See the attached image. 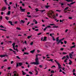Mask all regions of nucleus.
Segmentation results:
<instances>
[{
  "label": "nucleus",
  "instance_id": "nucleus-1",
  "mask_svg": "<svg viewBox=\"0 0 76 76\" xmlns=\"http://www.w3.org/2000/svg\"><path fill=\"white\" fill-rule=\"evenodd\" d=\"M38 56L37 54L36 56V58L35 59V62H31V64H37V65H38V64H39V60L38 58Z\"/></svg>",
  "mask_w": 76,
  "mask_h": 76
},
{
  "label": "nucleus",
  "instance_id": "nucleus-2",
  "mask_svg": "<svg viewBox=\"0 0 76 76\" xmlns=\"http://www.w3.org/2000/svg\"><path fill=\"white\" fill-rule=\"evenodd\" d=\"M53 13H54V12L52 10H50L48 13V15L49 18H51V16L53 17V19H56V16L54 15H53Z\"/></svg>",
  "mask_w": 76,
  "mask_h": 76
},
{
  "label": "nucleus",
  "instance_id": "nucleus-3",
  "mask_svg": "<svg viewBox=\"0 0 76 76\" xmlns=\"http://www.w3.org/2000/svg\"><path fill=\"white\" fill-rule=\"evenodd\" d=\"M16 64V67H18L19 66H19H22V65H23V64H22V63H17Z\"/></svg>",
  "mask_w": 76,
  "mask_h": 76
},
{
  "label": "nucleus",
  "instance_id": "nucleus-4",
  "mask_svg": "<svg viewBox=\"0 0 76 76\" xmlns=\"http://www.w3.org/2000/svg\"><path fill=\"white\" fill-rule=\"evenodd\" d=\"M20 10H21V12H25V10H26L25 9H22V7H20Z\"/></svg>",
  "mask_w": 76,
  "mask_h": 76
},
{
  "label": "nucleus",
  "instance_id": "nucleus-5",
  "mask_svg": "<svg viewBox=\"0 0 76 76\" xmlns=\"http://www.w3.org/2000/svg\"><path fill=\"white\" fill-rule=\"evenodd\" d=\"M6 9V7H4L2 8L0 10L1 12H3Z\"/></svg>",
  "mask_w": 76,
  "mask_h": 76
},
{
  "label": "nucleus",
  "instance_id": "nucleus-6",
  "mask_svg": "<svg viewBox=\"0 0 76 76\" xmlns=\"http://www.w3.org/2000/svg\"><path fill=\"white\" fill-rule=\"evenodd\" d=\"M7 56V55L6 54L5 55H0V57H1V58H3V57H5Z\"/></svg>",
  "mask_w": 76,
  "mask_h": 76
},
{
  "label": "nucleus",
  "instance_id": "nucleus-7",
  "mask_svg": "<svg viewBox=\"0 0 76 76\" xmlns=\"http://www.w3.org/2000/svg\"><path fill=\"white\" fill-rule=\"evenodd\" d=\"M54 61H55L56 63V64H58V67H61V65H60V64H59L58 63V62H57V61H56V60H54Z\"/></svg>",
  "mask_w": 76,
  "mask_h": 76
},
{
  "label": "nucleus",
  "instance_id": "nucleus-8",
  "mask_svg": "<svg viewBox=\"0 0 76 76\" xmlns=\"http://www.w3.org/2000/svg\"><path fill=\"white\" fill-rule=\"evenodd\" d=\"M12 45L13 50H15V43H13V44H12Z\"/></svg>",
  "mask_w": 76,
  "mask_h": 76
},
{
  "label": "nucleus",
  "instance_id": "nucleus-9",
  "mask_svg": "<svg viewBox=\"0 0 76 76\" xmlns=\"http://www.w3.org/2000/svg\"><path fill=\"white\" fill-rule=\"evenodd\" d=\"M25 22V21L23 20H21V21H20V24L22 23H24Z\"/></svg>",
  "mask_w": 76,
  "mask_h": 76
},
{
  "label": "nucleus",
  "instance_id": "nucleus-10",
  "mask_svg": "<svg viewBox=\"0 0 76 76\" xmlns=\"http://www.w3.org/2000/svg\"><path fill=\"white\" fill-rule=\"evenodd\" d=\"M69 56L70 58H72V57H73V54H72V53H69Z\"/></svg>",
  "mask_w": 76,
  "mask_h": 76
},
{
  "label": "nucleus",
  "instance_id": "nucleus-11",
  "mask_svg": "<svg viewBox=\"0 0 76 76\" xmlns=\"http://www.w3.org/2000/svg\"><path fill=\"white\" fill-rule=\"evenodd\" d=\"M9 23H10V24L11 25H12L13 26H14V24H12V22L11 21H8Z\"/></svg>",
  "mask_w": 76,
  "mask_h": 76
},
{
  "label": "nucleus",
  "instance_id": "nucleus-12",
  "mask_svg": "<svg viewBox=\"0 0 76 76\" xmlns=\"http://www.w3.org/2000/svg\"><path fill=\"white\" fill-rule=\"evenodd\" d=\"M35 50H32L31 51H30V53H32V54H33L34 52H35Z\"/></svg>",
  "mask_w": 76,
  "mask_h": 76
},
{
  "label": "nucleus",
  "instance_id": "nucleus-13",
  "mask_svg": "<svg viewBox=\"0 0 76 76\" xmlns=\"http://www.w3.org/2000/svg\"><path fill=\"white\" fill-rule=\"evenodd\" d=\"M14 76H19V75L18 74V73L16 72V73L14 74Z\"/></svg>",
  "mask_w": 76,
  "mask_h": 76
},
{
  "label": "nucleus",
  "instance_id": "nucleus-14",
  "mask_svg": "<svg viewBox=\"0 0 76 76\" xmlns=\"http://www.w3.org/2000/svg\"><path fill=\"white\" fill-rule=\"evenodd\" d=\"M69 60L70 62L69 63V64L70 65H71V64H72V61H71V60Z\"/></svg>",
  "mask_w": 76,
  "mask_h": 76
},
{
  "label": "nucleus",
  "instance_id": "nucleus-15",
  "mask_svg": "<svg viewBox=\"0 0 76 76\" xmlns=\"http://www.w3.org/2000/svg\"><path fill=\"white\" fill-rule=\"evenodd\" d=\"M32 16L33 18H37V17H38L39 15H32Z\"/></svg>",
  "mask_w": 76,
  "mask_h": 76
},
{
  "label": "nucleus",
  "instance_id": "nucleus-16",
  "mask_svg": "<svg viewBox=\"0 0 76 76\" xmlns=\"http://www.w3.org/2000/svg\"><path fill=\"white\" fill-rule=\"evenodd\" d=\"M66 1H68V2H70V1H71V2H73V0H65Z\"/></svg>",
  "mask_w": 76,
  "mask_h": 76
},
{
  "label": "nucleus",
  "instance_id": "nucleus-17",
  "mask_svg": "<svg viewBox=\"0 0 76 76\" xmlns=\"http://www.w3.org/2000/svg\"><path fill=\"white\" fill-rule=\"evenodd\" d=\"M22 72L23 75H26V73L25 72H24L23 71H22Z\"/></svg>",
  "mask_w": 76,
  "mask_h": 76
},
{
  "label": "nucleus",
  "instance_id": "nucleus-18",
  "mask_svg": "<svg viewBox=\"0 0 76 76\" xmlns=\"http://www.w3.org/2000/svg\"><path fill=\"white\" fill-rule=\"evenodd\" d=\"M47 40V37H44V39L42 40L43 41H46Z\"/></svg>",
  "mask_w": 76,
  "mask_h": 76
},
{
  "label": "nucleus",
  "instance_id": "nucleus-19",
  "mask_svg": "<svg viewBox=\"0 0 76 76\" xmlns=\"http://www.w3.org/2000/svg\"><path fill=\"white\" fill-rule=\"evenodd\" d=\"M10 11H8V12L7 13V15H10Z\"/></svg>",
  "mask_w": 76,
  "mask_h": 76
},
{
  "label": "nucleus",
  "instance_id": "nucleus-20",
  "mask_svg": "<svg viewBox=\"0 0 76 76\" xmlns=\"http://www.w3.org/2000/svg\"><path fill=\"white\" fill-rule=\"evenodd\" d=\"M59 37H57L56 39V41H57V42H58V41H59Z\"/></svg>",
  "mask_w": 76,
  "mask_h": 76
},
{
  "label": "nucleus",
  "instance_id": "nucleus-21",
  "mask_svg": "<svg viewBox=\"0 0 76 76\" xmlns=\"http://www.w3.org/2000/svg\"><path fill=\"white\" fill-rule=\"evenodd\" d=\"M35 70L36 72L35 75H38V71H37V70L36 69H35Z\"/></svg>",
  "mask_w": 76,
  "mask_h": 76
},
{
  "label": "nucleus",
  "instance_id": "nucleus-22",
  "mask_svg": "<svg viewBox=\"0 0 76 76\" xmlns=\"http://www.w3.org/2000/svg\"><path fill=\"white\" fill-rule=\"evenodd\" d=\"M45 10H40V12H41L42 13H43L44 12H45Z\"/></svg>",
  "mask_w": 76,
  "mask_h": 76
},
{
  "label": "nucleus",
  "instance_id": "nucleus-23",
  "mask_svg": "<svg viewBox=\"0 0 76 76\" xmlns=\"http://www.w3.org/2000/svg\"><path fill=\"white\" fill-rule=\"evenodd\" d=\"M60 40H59V41L58 42H56V43L57 44H60Z\"/></svg>",
  "mask_w": 76,
  "mask_h": 76
},
{
  "label": "nucleus",
  "instance_id": "nucleus-24",
  "mask_svg": "<svg viewBox=\"0 0 76 76\" xmlns=\"http://www.w3.org/2000/svg\"><path fill=\"white\" fill-rule=\"evenodd\" d=\"M24 54L28 55L29 54V53H27V52H24Z\"/></svg>",
  "mask_w": 76,
  "mask_h": 76
},
{
  "label": "nucleus",
  "instance_id": "nucleus-25",
  "mask_svg": "<svg viewBox=\"0 0 76 76\" xmlns=\"http://www.w3.org/2000/svg\"><path fill=\"white\" fill-rule=\"evenodd\" d=\"M5 19H6L7 20H9V18L8 17H6Z\"/></svg>",
  "mask_w": 76,
  "mask_h": 76
},
{
  "label": "nucleus",
  "instance_id": "nucleus-26",
  "mask_svg": "<svg viewBox=\"0 0 76 76\" xmlns=\"http://www.w3.org/2000/svg\"><path fill=\"white\" fill-rule=\"evenodd\" d=\"M45 8L46 9H48V7H50V6L47 5V6H45Z\"/></svg>",
  "mask_w": 76,
  "mask_h": 76
},
{
  "label": "nucleus",
  "instance_id": "nucleus-27",
  "mask_svg": "<svg viewBox=\"0 0 76 76\" xmlns=\"http://www.w3.org/2000/svg\"><path fill=\"white\" fill-rule=\"evenodd\" d=\"M63 20H64V19H63L61 20H60V22H62V23H63Z\"/></svg>",
  "mask_w": 76,
  "mask_h": 76
},
{
  "label": "nucleus",
  "instance_id": "nucleus-28",
  "mask_svg": "<svg viewBox=\"0 0 76 76\" xmlns=\"http://www.w3.org/2000/svg\"><path fill=\"white\" fill-rule=\"evenodd\" d=\"M16 29L18 30H21V29H20V28H19V27H17Z\"/></svg>",
  "mask_w": 76,
  "mask_h": 76
},
{
  "label": "nucleus",
  "instance_id": "nucleus-29",
  "mask_svg": "<svg viewBox=\"0 0 76 76\" xmlns=\"http://www.w3.org/2000/svg\"><path fill=\"white\" fill-rule=\"evenodd\" d=\"M31 37H32L31 35V36H28L27 37V38L28 39H29V38H31Z\"/></svg>",
  "mask_w": 76,
  "mask_h": 76
},
{
  "label": "nucleus",
  "instance_id": "nucleus-30",
  "mask_svg": "<svg viewBox=\"0 0 76 76\" xmlns=\"http://www.w3.org/2000/svg\"><path fill=\"white\" fill-rule=\"evenodd\" d=\"M67 9H69V7H66L64 9L65 10H67Z\"/></svg>",
  "mask_w": 76,
  "mask_h": 76
},
{
  "label": "nucleus",
  "instance_id": "nucleus-31",
  "mask_svg": "<svg viewBox=\"0 0 76 76\" xmlns=\"http://www.w3.org/2000/svg\"><path fill=\"white\" fill-rule=\"evenodd\" d=\"M53 27V28H58V26H54Z\"/></svg>",
  "mask_w": 76,
  "mask_h": 76
},
{
  "label": "nucleus",
  "instance_id": "nucleus-32",
  "mask_svg": "<svg viewBox=\"0 0 76 76\" xmlns=\"http://www.w3.org/2000/svg\"><path fill=\"white\" fill-rule=\"evenodd\" d=\"M0 30H2V31H7L6 30L4 29H2L1 28H0Z\"/></svg>",
  "mask_w": 76,
  "mask_h": 76
},
{
  "label": "nucleus",
  "instance_id": "nucleus-33",
  "mask_svg": "<svg viewBox=\"0 0 76 76\" xmlns=\"http://www.w3.org/2000/svg\"><path fill=\"white\" fill-rule=\"evenodd\" d=\"M50 72H51V73H55L54 71H53V70L51 71Z\"/></svg>",
  "mask_w": 76,
  "mask_h": 76
},
{
  "label": "nucleus",
  "instance_id": "nucleus-34",
  "mask_svg": "<svg viewBox=\"0 0 76 76\" xmlns=\"http://www.w3.org/2000/svg\"><path fill=\"white\" fill-rule=\"evenodd\" d=\"M39 67L40 68H42V67H43V66L42 65H40Z\"/></svg>",
  "mask_w": 76,
  "mask_h": 76
},
{
  "label": "nucleus",
  "instance_id": "nucleus-35",
  "mask_svg": "<svg viewBox=\"0 0 76 76\" xmlns=\"http://www.w3.org/2000/svg\"><path fill=\"white\" fill-rule=\"evenodd\" d=\"M47 27H46L44 29L43 31H46V30L47 29Z\"/></svg>",
  "mask_w": 76,
  "mask_h": 76
},
{
  "label": "nucleus",
  "instance_id": "nucleus-36",
  "mask_svg": "<svg viewBox=\"0 0 76 76\" xmlns=\"http://www.w3.org/2000/svg\"><path fill=\"white\" fill-rule=\"evenodd\" d=\"M76 3V2L75 1L73 2H71L70 4H74V3Z\"/></svg>",
  "mask_w": 76,
  "mask_h": 76
},
{
  "label": "nucleus",
  "instance_id": "nucleus-37",
  "mask_svg": "<svg viewBox=\"0 0 76 76\" xmlns=\"http://www.w3.org/2000/svg\"><path fill=\"white\" fill-rule=\"evenodd\" d=\"M64 58H66V56H64L62 58V60H63L64 59Z\"/></svg>",
  "mask_w": 76,
  "mask_h": 76
},
{
  "label": "nucleus",
  "instance_id": "nucleus-38",
  "mask_svg": "<svg viewBox=\"0 0 76 76\" xmlns=\"http://www.w3.org/2000/svg\"><path fill=\"white\" fill-rule=\"evenodd\" d=\"M76 47V46L75 45H74L72 47H71V48H75Z\"/></svg>",
  "mask_w": 76,
  "mask_h": 76
},
{
  "label": "nucleus",
  "instance_id": "nucleus-39",
  "mask_svg": "<svg viewBox=\"0 0 76 76\" xmlns=\"http://www.w3.org/2000/svg\"><path fill=\"white\" fill-rule=\"evenodd\" d=\"M33 44H34V42H32L30 43L31 45H33Z\"/></svg>",
  "mask_w": 76,
  "mask_h": 76
},
{
  "label": "nucleus",
  "instance_id": "nucleus-40",
  "mask_svg": "<svg viewBox=\"0 0 76 76\" xmlns=\"http://www.w3.org/2000/svg\"><path fill=\"white\" fill-rule=\"evenodd\" d=\"M16 57L17 58H18V59H20V58H19V57L18 56H16Z\"/></svg>",
  "mask_w": 76,
  "mask_h": 76
},
{
  "label": "nucleus",
  "instance_id": "nucleus-41",
  "mask_svg": "<svg viewBox=\"0 0 76 76\" xmlns=\"http://www.w3.org/2000/svg\"><path fill=\"white\" fill-rule=\"evenodd\" d=\"M52 37L53 38V41H55V40H56V39H55L54 38V37L53 36H52Z\"/></svg>",
  "mask_w": 76,
  "mask_h": 76
},
{
  "label": "nucleus",
  "instance_id": "nucleus-42",
  "mask_svg": "<svg viewBox=\"0 0 76 76\" xmlns=\"http://www.w3.org/2000/svg\"><path fill=\"white\" fill-rule=\"evenodd\" d=\"M64 38H63L61 39H60L59 40H60V41H63V40H64Z\"/></svg>",
  "mask_w": 76,
  "mask_h": 76
},
{
  "label": "nucleus",
  "instance_id": "nucleus-43",
  "mask_svg": "<svg viewBox=\"0 0 76 76\" xmlns=\"http://www.w3.org/2000/svg\"><path fill=\"white\" fill-rule=\"evenodd\" d=\"M29 73L30 74V75H32L33 74L32 73V72H29Z\"/></svg>",
  "mask_w": 76,
  "mask_h": 76
},
{
  "label": "nucleus",
  "instance_id": "nucleus-44",
  "mask_svg": "<svg viewBox=\"0 0 76 76\" xmlns=\"http://www.w3.org/2000/svg\"><path fill=\"white\" fill-rule=\"evenodd\" d=\"M27 16L28 17V18H31V15H27Z\"/></svg>",
  "mask_w": 76,
  "mask_h": 76
},
{
  "label": "nucleus",
  "instance_id": "nucleus-45",
  "mask_svg": "<svg viewBox=\"0 0 76 76\" xmlns=\"http://www.w3.org/2000/svg\"><path fill=\"white\" fill-rule=\"evenodd\" d=\"M69 19H72V17H69Z\"/></svg>",
  "mask_w": 76,
  "mask_h": 76
},
{
  "label": "nucleus",
  "instance_id": "nucleus-46",
  "mask_svg": "<svg viewBox=\"0 0 76 76\" xmlns=\"http://www.w3.org/2000/svg\"><path fill=\"white\" fill-rule=\"evenodd\" d=\"M56 11L57 12H61V10H56Z\"/></svg>",
  "mask_w": 76,
  "mask_h": 76
},
{
  "label": "nucleus",
  "instance_id": "nucleus-47",
  "mask_svg": "<svg viewBox=\"0 0 76 76\" xmlns=\"http://www.w3.org/2000/svg\"><path fill=\"white\" fill-rule=\"evenodd\" d=\"M71 4H67L68 6H69V7H71Z\"/></svg>",
  "mask_w": 76,
  "mask_h": 76
},
{
  "label": "nucleus",
  "instance_id": "nucleus-48",
  "mask_svg": "<svg viewBox=\"0 0 76 76\" xmlns=\"http://www.w3.org/2000/svg\"><path fill=\"white\" fill-rule=\"evenodd\" d=\"M53 67H56V66L53 65L52 66V67H51V69H53Z\"/></svg>",
  "mask_w": 76,
  "mask_h": 76
},
{
  "label": "nucleus",
  "instance_id": "nucleus-49",
  "mask_svg": "<svg viewBox=\"0 0 76 76\" xmlns=\"http://www.w3.org/2000/svg\"><path fill=\"white\" fill-rule=\"evenodd\" d=\"M0 28H4V27L2 25H1L0 26Z\"/></svg>",
  "mask_w": 76,
  "mask_h": 76
},
{
  "label": "nucleus",
  "instance_id": "nucleus-50",
  "mask_svg": "<svg viewBox=\"0 0 76 76\" xmlns=\"http://www.w3.org/2000/svg\"><path fill=\"white\" fill-rule=\"evenodd\" d=\"M62 53L63 54H67V53L65 52H63Z\"/></svg>",
  "mask_w": 76,
  "mask_h": 76
},
{
  "label": "nucleus",
  "instance_id": "nucleus-51",
  "mask_svg": "<svg viewBox=\"0 0 76 76\" xmlns=\"http://www.w3.org/2000/svg\"><path fill=\"white\" fill-rule=\"evenodd\" d=\"M64 44H67V41H64Z\"/></svg>",
  "mask_w": 76,
  "mask_h": 76
},
{
  "label": "nucleus",
  "instance_id": "nucleus-52",
  "mask_svg": "<svg viewBox=\"0 0 76 76\" xmlns=\"http://www.w3.org/2000/svg\"><path fill=\"white\" fill-rule=\"evenodd\" d=\"M64 50V49L63 48H61L60 49V50H61V51H63Z\"/></svg>",
  "mask_w": 76,
  "mask_h": 76
},
{
  "label": "nucleus",
  "instance_id": "nucleus-53",
  "mask_svg": "<svg viewBox=\"0 0 76 76\" xmlns=\"http://www.w3.org/2000/svg\"><path fill=\"white\" fill-rule=\"evenodd\" d=\"M15 5L16 6V7L17 8L18 7V4H17V3H15Z\"/></svg>",
  "mask_w": 76,
  "mask_h": 76
},
{
  "label": "nucleus",
  "instance_id": "nucleus-54",
  "mask_svg": "<svg viewBox=\"0 0 76 76\" xmlns=\"http://www.w3.org/2000/svg\"><path fill=\"white\" fill-rule=\"evenodd\" d=\"M10 68H11V67H8L7 69H8V70H10Z\"/></svg>",
  "mask_w": 76,
  "mask_h": 76
},
{
  "label": "nucleus",
  "instance_id": "nucleus-55",
  "mask_svg": "<svg viewBox=\"0 0 76 76\" xmlns=\"http://www.w3.org/2000/svg\"><path fill=\"white\" fill-rule=\"evenodd\" d=\"M66 58H68V59H69V56L68 55H67L66 56Z\"/></svg>",
  "mask_w": 76,
  "mask_h": 76
},
{
  "label": "nucleus",
  "instance_id": "nucleus-56",
  "mask_svg": "<svg viewBox=\"0 0 76 76\" xmlns=\"http://www.w3.org/2000/svg\"><path fill=\"white\" fill-rule=\"evenodd\" d=\"M42 34V33H40L37 34V35H41V34Z\"/></svg>",
  "mask_w": 76,
  "mask_h": 76
},
{
  "label": "nucleus",
  "instance_id": "nucleus-57",
  "mask_svg": "<svg viewBox=\"0 0 76 76\" xmlns=\"http://www.w3.org/2000/svg\"><path fill=\"white\" fill-rule=\"evenodd\" d=\"M47 27V28H51V26H48Z\"/></svg>",
  "mask_w": 76,
  "mask_h": 76
},
{
  "label": "nucleus",
  "instance_id": "nucleus-58",
  "mask_svg": "<svg viewBox=\"0 0 76 76\" xmlns=\"http://www.w3.org/2000/svg\"><path fill=\"white\" fill-rule=\"evenodd\" d=\"M35 10H36V12H38V11H39V10L37 9H35Z\"/></svg>",
  "mask_w": 76,
  "mask_h": 76
},
{
  "label": "nucleus",
  "instance_id": "nucleus-59",
  "mask_svg": "<svg viewBox=\"0 0 76 76\" xmlns=\"http://www.w3.org/2000/svg\"><path fill=\"white\" fill-rule=\"evenodd\" d=\"M37 20H35V19H34L33 20L34 22H35Z\"/></svg>",
  "mask_w": 76,
  "mask_h": 76
},
{
  "label": "nucleus",
  "instance_id": "nucleus-60",
  "mask_svg": "<svg viewBox=\"0 0 76 76\" xmlns=\"http://www.w3.org/2000/svg\"><path fill=\"white\" fill-rule=\"evenodd\" d=\"M68 31V30L66 29L65 30V32L66 33Z\"/></svg>",
  "mask_w": 76,
  "mask_h": 76
},
{
  "label": "nucleus",
  "instance_id": "nucleus-61",
  "mask_svg": "<svg viewBox=\"0 0 76 76\" xmlns=\"http://www.w3.org/2000/svg\"><path fill=\"white\" fill-rule=\"evenodd\" d=\"M38 23V22L36 21H35V24H37Z\"/></svg>",
  "mask_w": 76,
  "mask_h": 76
},
{
  "label": "nucleus",
  "instance_id": "nucleus-62",
  "mask_svg": "<svg viewBox=\"0 0 76 76\" xmlns=\"http://www.w3.org/2000/svg\"><path fill=\"white\" fill-rule=\"evenodd\" d=\"M14 62H13V61H12L11 62V64H13V63H14Z\"/></svg>",
  "mask_w": 76,
  "mask_h": 76
},
{
  "label": "nucleus",
  "instance_id": "nucleus-63",
  "mask_svg": "<svg viewBox=\"0 0 76 76\" xmlns=\"http://www.w3.org/2000/svg\"><path fill=\"white\" fill-rule=\"evenodd\" d=\"M7 60L6 59H4V62L7 61Z\"/></svg>",
  "mask_w": 76,
  "mask_h": 76
},
{
  "label": "nucleus",
  "instance_id": "nucleus-64",
  "mask_svg": "<svg viewBox=\"0 0 76 76\" xmlns=\"http://www.w3.org/2000/svg\"><path fill=\"white\" fill-rule=\"evenodd\" d=\"M8 8V10H10V7H9Z\"/></svg>",
  "mask_w": 76,
  "mask_h": 76
}]
</instances>
